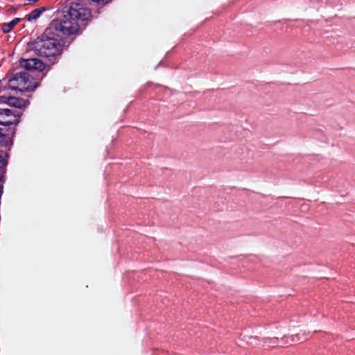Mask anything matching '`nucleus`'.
<instances>
[{
	"instance_id": "423d86ee",
	"label": "nucleus",
	"mask_w": 355,
	"mask_h": 355,
	"mask_svg": "<svg viewBox=\"0 0 355 355\" xmlns=\"http://www.w3.org/2000/svg\"><path fill=\"white\" fill-rule=\"evenodd\" d=\"M0 103H6L15 108H23L26 107V101L24 99L12 96H1Z\"/></svg>"
},
{
	"instance_id": "9b49d317",
	"label": "nucleus",
	"mask_w": 355,
	"mask_h": 355,
	"mask_svg": "<svg viewBox=\"0 0 355 355\" xmlns=\"http://www.w3.org/2000/svg\"><path fill=\"white\" fill-rule=\"evenodd\" d=\"M278 339L277 338H267L265 340L266 343H268L270 345H275L277 344Z\"/></svg>"
},
{
	"instance_id": "f257e3e1",
	"label": "nucleus",
	"mask_w": 355,
	"mask_h": 355,
	"mask_svg": "<svg viewBox=\"0 0 355 355\" xmlns=\"http://www.w3.org/2000/svg\"><path fill=\"white\" fill-rule=\"evenodd\" d=\"M64 12L62 19L53 21L50 30L66 35H75L92 17L90 10L78 3H71Z\"/></svg>"
},
{
	"instance_id": "7ed1b4c3",
	"label": "nucleus",
	"mask_w": 355,
	"mask_h": 355,
	"mask_svg": "<svg viewBox=\"0 0 355 355\" xmlns=\"http://www.w3.org/2000/svg\"><path fill=\"white\" fill-rule=\"evenodd\" d=\"M38 82L28 72H19L8 79V87L20 92H33L38 87Z\"/></svg>"
},
{
	"instance_id": "f03ea898",
	"label": "nucleus",
	"mask_w": 355,
	"mask_h": 355,
	"mask_svg": "<svg viewBox=\"0 0 355 355\" xmlns=\"http://www.w3.org/2000/svg\"><path fill=\"white\" fill-rule=\"evenodd\" d=\"M52 30L50 28L44 34L28 44V50L42 58H55L62 52V41L59 38L49 37Z\"/></svg>"
},
{
	"instance_id": "39448f33",
	"label": "nucleus",
	"mask_w": 355,
	"mask_h": 355,
	"mask_svg": "<svg viewBox=\"0 0 355 355\" xmlns=\"http://www.w3.org/2000/svg\"><path fill=\"white\" fill-rule=\"evenodd\" d=\"M20 66L28 71H42L45 68V64L40 60L37 58L21 59L19 61Z\"/></svg>"
},
{
	"instance_id": "0eeeda50",
	"label": "nucleus",
	"mask_w": 355,
	"mask_h": 355,
	"mask_svg": "<svg viewBox=\"0 0 355 355\" xmlns=\"http://www.w3.org/2000/svg\"><path fill=\"white\" fill-rule=\"evenodd\" d=\"M15 135V129H10L8 132L5 133L3 129L0 128V145L7 146L12 144V138Z\"/></svg>"
},
{
	"instance_id": "20e7f679",
	"label": "nucleus",
	"mask_w": 355,
	"mask_h": 355,
	"mask_svg": "<svg viewBox=\"0 0 355 355\" xmlns=\"http://www.w3.org/2000/svg\"><path fill=\"white\" fill-rule=\"evenodd\" d=\"M21 113L16 110L0 107V124L3 125H14L12 129L19 123Z\"/></svg>"
},
{
	"instance_id": "ddd939ff",
	"label": "nucleus",
	"mask_w": 355,
	"mask_h": 355,
	"mask_svg": "<svg viewBox=\"0 0 355 355\" xmlns=\"http://www.w3.org/2000/svg\"><path fill=\"white\" fill-rule=\"evenodd\" d=\"M21 21V18H15L12 20V22H14L15 25L16 26L19 21Z\"/></svg>"
},
{
	"instance_id": "f8f14e48",
	"label": "nucleus",
	"mask_w": 355,
	"mask_h": 355,
	"mask_svg": "<svg viewBox=\"0 0 355 355\" xmlns=\"http://www.w3.org/2000/svg\"><path fill=\"white\" fill-rule=\"evenodd\" d=\"M4 173H5V168H0V182L2 181Z\"/></svg>"
},
{
	"instance_id": "6e6552de",
	"label": "nucleus",
	"mask_w": 355,
	"mask_h": 355,
	"mask_svg": "<svg viewBox=\"0 0 355 355\" xmlns=\"http://www.w3.org/2000/svg\"><path fill=\"white\" fill-rule=\"evenodd\" d=\"M44 8H40L33 10L30 14L26 16V19L29 21L36 20L41 14L44 11Z\"/></svg>"
},
{
	"instance_id": "4468645a",
	"label": "nucleus",
	"mask_w": 355,
	"mask_h": 355,
	"mask_svg": "<svg viewBox=\"0 0 355 355\" xmlns=\"http://www.w3.org/2000/svg\"><path fill=\"white\" fill-rule=\"evenodd\" d=\"M37 1H38V0H26L27 3H31V2H34V3H35V2H37Z\"/></svg>"
},
{
	"instance_id": "9d476101",
	"label": "nucleus",
	"mask_w": 355,
	"mask_h": 355,
	"mask_svg": "<svg viewBox=\"0 0 355 355\" xmlns=\"http://www.w3.org/2000/svg\"><path fill=\"white\" fill-rule=\"evenodd\" d=\"M6 164H7V162L4 158L3 153L0 150V168H5Z\"/></svg>"
},
{
	"instance_id": "1a4fd4ad",
	"label": "nucleus",
	"mask_w": 355,
	"mask_h": 355,
	"mask_svg": "<svg viewBox=\"0 0 355 355\" xmlns=\"http://www.w3.org/2000/svg\"><path fill=\"white\" fill-rule=\"evenodd\" d=\"M15 26L14 22L12 21L9 23H4L2 24L1 29L4 33H10Z\"/></svg>"
}]
</instances>
